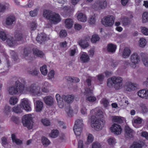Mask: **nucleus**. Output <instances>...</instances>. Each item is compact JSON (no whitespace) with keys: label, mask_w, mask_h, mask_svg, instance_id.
I'll return each instance as SVG.
<instances>
[{"label":"nucleus","mask_w":148,"mask_h":148,"mask_svg":"<svg viewBox=\"0 0 148 148\" xmlns=\"http://www.w3.org/2000/svg\"><path fill=\"white\" fill-rule=\"evenodd\" d=\"M26 83L24 79L20 78L15 82L14 85L8 87L7 92L10 95H20L23 93Z\"/></svg>","instance_id":"f257e3e1"},{"label":"nucleus","mask_w":148,"mask_h":148,"mask_svg":"<svg viewBox=\"0 0 148 148\" xmlns=\"http://www.w3.org/2000/svg\"><path fill=\"white\" fill-rule=\"evenodd\" d=\"M42 85L41 90L40 87L33 84L26 87V90L33 95L39 96L42 95V92L45 93L48 92V88L51 86V85L47 82L42 83Z\"/></svg>","instance_id":"f03ea898"},{"label":"nucleus","mask_w":148,"mask_h":148,"mask_svg":"<svg viewBox=\"0 0 148 148\" xmlns=\"http://www.w3.org/2000/svg\"><path fill=\"white\" fill-rule=\"evenodd\" d=\"M43 16L54 24L58 23L61 20V17L59 14L49 10H44Z\"/></svg>","instance_id":"7ed1b4c3"},{"label":"nucleus","mask_w":148,"mask_h":148,"mask_svg":"<svg viewBox=\"0 0 148 148\" xmlns=\"http://www.w3.org/2000/svg\"><path fill=\"white\" fill-rule=\"evenodd\" d=\"M107 84L108 86L110 87L113 84L114 88L116 90L121 89L123 86V79L119 77L113 76L108 79Z\"/></svg>","instance_id":"20e7f679"},{"label":"nucleus","mask_w":148,"mask_h":148,"mask_svg":"<svg viewBox=\"0 0 148 148\" xmlns=\"http://www.w3.org/2000/svg\"><path fill=\"white\" fill-rule=\"evenodd\" d=\"M105 124V121L103 119H97L94 115L91 117V125L96 130L99 131L102 129Z\"/></svg>","instance_id":"39448f33"},{"label":"nucleus","mask_w":148,"mask_h":148,"mask_svg":"<svg viewBox=\"0 0 148 148\" xmlns=\"http://www.w3.org/2000/svg\"><path fill=\"white\" fill-rule=\"evenodd\" d=\"M31 114H27L24 116L22 118V123L23 125L27 127L29 129L33 127V121Z\"/></svg>","instance_id":"423d86ee"},{"label":"nucleus","mask_w":148,"mask_h":148,"mask_svg":"<svg viewBox=\"0 0 148 148\" xmlns=\"http://www.w3.org/2000/svg\"><path fill=\"white\" fill-rule=\"evenodd\" d=\"M114 18L112 16L108 15L104 16L101 20L102 24L106 27H111L114 24Z\"/></svg>","instance_id":"0eeeda50"},{"label":"nucleus","mask_w":148,"mask_h":148,"mask_svg":"<svg viewBox=\"0 0 148 148\" xmlns=\"http://www.w3.org/2000/svg\"><path fill=\"white\" fill-rule=\"evenodd\" d=\"M107 5V2L106 0H98L93 5L92 7L96 10L104 9L106 8Z\"/></svg>","instance_id":"6e6552de"},{"label":"nucleus","mask_w":148,"mask_h":148,"mask_svg":"<svg viewBox=\"0 0 148 148\" xmlns=\"http://www.w3.org/2000/svg\"><path fill=\"white\" fill-rule=\"evenodd\" d=\"M131 62L130 66L132 68L134 69L136 67V65L140 61V58L138 54L136 53H134L131 56L130 58Z\"/></svg>","instance_id":"1a4fd4ad"},{"label":"nucleus","mask_w":148,"mask_h":148,"mask_svg":"<svg viewBox=\"0 0 148 148\" xmlns=\"http://www.w3.org/2000/svg\"><path fill=\"white\" fill-rule=\"evenodd\" d=\"M21 108L27 112H30L32 110L31 102L27 98H24L21 99Z\"/></svg>","instance_id":"9d476101"},{"label":"nucleus","mask_w":148,"mask_h":148,"mask_svg":"<svg viewBox=\"0 0 148 148\" xmlns=\"http://www.w3.org/2000/svg\"><path fill=\"white\" fill-rule=\"evenodd\" d=\"M93 88V87L91 89L87 88L85 90V92L86 100L90 102H94L96 99V97L92 95Z\"/></svg>","instance_id":"9b49d317"},{"label":"nucleus","mask_w":148,"mask_h":148,"mask_svg":"<svg viewBox=\"0 0 148 148\" xmlns=\"http://www.w3.org/2000/svg\"><path fill=\"white\" fill-rule=\"evenodd\" d=\"M111 132L116 135L120 134L122 132V129L119 124L114 123L110 127Z\"/></svg>","instance_id":"f8f14e48"},{"label":"nucleus","mask_w":148,"mask_h":148,"mask_svg":"<svg viewBox=\"0 0 148 148\" xmlns=\"http://www.w3.org/2000/svg\"><path fill=\"white\" fill-rule=\"evenodd\" d=\"M137 86V84L136 83L127 82L125 84L126 89L129 92L134 91L136 89Z\"/></svg>","instance_id":"ddd939ff"},{"label":"nucleus","mask_w":148,"mask_h":148,"mask_svg":"<svg viewBox=\"0 0 148 148\" xmlns=\"http://www.w3.org/2000/svg\"><path fill=\"white\" fill-rule=\"evenodd\" d=\"M33 100L36 107V112H40L42 110L43 107V103L39 100L36 101L35 98H33Z\"/></svg>","instance_id":"4468645a"},{"label":"nucleus","mask_w":148,"mask_h":148,"mask_svg":"<svg viewBox=\"0 0 148 148\" xmlns=\"http://www.w3.org/2000/svg\"><path fill=\"white\" fill-rule=\"evenodd\" d=\"M6 40L7 44L9 47H12L17 45L16 40L12 36L9 35Z\"/></svg>","instance_id":"2eb2a0df"},{"label":"nucleus","mask_w":148,"mask_h":148,"mask_svg":"<svg viewBox=\"0 0 148 148\" xmlns=\"http://www.w3.org/2000/svg\"><path fill=\"white\" fill-rule=\"evenodd\" d=\"M74 96L73 95H63L62 96V99L67 103H71L73 102Z\"/></svg>","instance_id":"dca6fc26"},{"label":"nucleus","mask_w":148,"mask_h":148,"mask_svg":"<svg viewBox=\"0 0 148 148\" xmlns=\"http://www.w3.org/2000/svg\"><path fill=\"white\" fill-rule=\"evenodd\" d=\"M80 59L81 61L83 63H87L90 60L89 55L85 52H82L81 53Z\"/></svg>","instance_id":"f3484780"},{"label":"nucleus","mask_w":148,"mask_h":148,"mask_svg":"<svg viewBox=\"0 0 148 148\" xmlns=\"http://www.w3.org/2000/svg\"><path fill=\"white\" fill-rule=\"evenodd\" d=\"M125 136L126 138H132L133 137L134 132L129 126H126L125 127Z\"/></svg>","instance_id":"a211bd4d"},{"label":"nucleus","mask_w":148,"mask_h":148,"mask_svg":"<svg viewBox=\"0 0 148 148\" xmlns=\"http://www.w3.org/2000/svg\"><path fill=\"white\" fill-rule=\"evenodd\" d=\"M78 20L81 22H85L87 20V17L86 15L82 12H77L76 14Z\"/></svg>","instance_id":"6ab92c4d"},{"label":"nucleus","mask_w":148,"mask_h":148,"mask_svg":"<svg viewBox=\"0 0 148 148\" xmlns=\"http://www.w3.org/2000/svg\"><path fill=\"white\" fill-rule=\"evenodd\" d=\"M116 49V45L112 43H109L107 46L106 50L108 52L113 53L115 52Z\"/></svg>","instance_id":"aec40b11"},{"label":"nucleus","mask_w":148,"mask_h":148,"mask_svg":"<svg viewBox=\"0 0 148 148\" xmlns=\"http://www.w3.org/2000/svg\"><path fill=\"white\" fill-rule=\"evenodd\" d=\"M8 36V33L6 31L3 29L0 30V40L4 41Z\"/></svg>","instance_id":"412c9836"},{"label":"nucleus","mask_w":148,"mask_h":148,"mask_svg":"<svg viewBox=\"0 0 148 148\" xmlns=\"http://www.w3.org/2000/svg\"><path fill=\"white\" fill-rule=\"evenodd\" d=\"M47 39L46 37V34L41 33L38 35L36 38V40L39 43H41L42 42L46 40Z\"/></svg>","instance_id":"4be33fe9"},{"label":"nucleus","mask_w":148,"mask_h":148,"mask_svg":"<svg viewBox=\"0 0 148 148\" xmlns=\"http://www.w3.org/2000/svg\"><path fill=\"white\" fill-rule=\"evenodd\" d=\"M44 101L47 105L51 106L53 103V99L51 96H46L43 98Z\"/></svg>","instance_id":"5701e85b"},{"label":"nucleus","mask_w":148,"mask_h":148,"mask_svg":"<svg viewBox=\"0 0 148 148\" xmlns=\"http://www.w3.org/2000/svg\"><path fill=\"white\" fill-rule=\"evenodd\" d=\"M15 18L14 16H10L7 17L5 20V24L8 25H10L14 22Z\"/></svg>","instance_id":"b1692460"},{"label":"nucleus","mask_w":148,"mask_h":148,"mask_svg":"<svg viewBox=\"0 0 148 148\" xmlns=\"http://www.w3.org/2000/svg\"><path fill=\"white\" fill-rule=\"evenodd\" d=\"M73 20L70 18L66 19L64 21L65 27L68 29L71 28L73 26Z\"/></svg>","instance_id":"393cba45"},{"label":"nucleus","mask_w":148,"mask_h":148,"mask_svg":"<svg viewBox=\"0 0 148 148\" xmlns=\"http://www.w3.org/2000/svg\"><path fill=\"white\" fill-rule=\"evenodd\" d=\"M9 4L7 3H0V13H3L9 8Z\"/></svg>","instance_id":"a878e982"},{"label":"nucleus","mask_w":148,"mask_h":148,"mask_svg":"<svg viewBox=\"0 0 148 148\" xmlns=\"http://www.w3.org/2000/svg\"><path fill=\"white\" fill-rule=\"evenodd\" d=\"M143 119L142 118L136 116L133 119L132 123L134 126L136 125H139L142 123Z\"/></svg>","instance_id":"bb28decb"},{"label":"nucleus","mask_w":148,"mask_h":148,"mask_svg":"<svg viewBox=\"0 0 148 148\" xmlns=\"http://www.w3.org/2000/svg\"><path fill=\"white\" fill-rule=\"evenodd\" d=\"M90 113L91 114H92L95 113V115L97 116H100L101 117H103V112L101 110H98L97 108L92 110H91Z\"/></svg>","instance_id":"cd10ccee"},{"label":"nucleus","mask_w":148,"mask_h":148,"mask_svg":"<svg viewBox=\"0 0 148 148\" xmlns=\"http://www.w3.org/2000/svg\"><path fill=\"white\" fill-rule=\"evenodd\" d=\"M14 36L16 41L21 40L23 39V35L22 32L20 31H16Z\"/></svg>","instance_id":"c85d7f7f"},{"label":"nucleus","mask_w":148,"mask_h":148,"mask_svg":"<svg viewBox=\"0 0 148 148\" xmlns=\"http://www.w3.org/2000/svg\"><path fill=\"white\" fill-rule=\"evenodd\" d=\"M78 43L81 47L84 49L87 48L89 46L88 43L85 40H80L78 42Z\"/></svg>","instance_id":"c756f323"},{"label":"nucleus","mask_w":148,"mask_h":148,"mask_svg":"<svg viewBox=\"0 0 148 148\" xmlns=\"http://www.w3.org/2000/svg\"><path fill=\"white\" fill-rule=\"evenodd\" d=\"M56 97L59 107L61 108H62L64 106V103L63 101L61 100L62 98L58 94H56Z\"/></svg>","instance_id":"7c9ffc66"},{"label":"nucleus","mask_w":148,"mask_h":148,"mask_svg":"<svg viewBox=\"0 0 148 148\" xmlns=\"http://www.w3.org/2000/svg\"><path fill=\"white\" fill-rule=\"evenodd\" d=\"M131 53V51L130 49L127 47L125 48L122 53V57L124 58L128 57Z\"/></svg>","instance_id":"2f4dec72"},{"label":"nucleus","mask_w":148,"mask_h":148,"mask_svg":"<svg viewBox=\"0 0 148 148\" xmlns=\"http://www.w3.org/2000/svg\"><path fill=\"white\" fill-rule=\"evenodd\" d=\"M18 100V98L16 96L11 97L9 100V103L11 105H14L16 104Z\"/></svg>","instance_id":"473e14b6"},{"label":"nucleus","mask_w":148,"mask_h":148,"mask_svg":"<svg viewBox=\"0 0 148 148\" xmlns=\"http://www.w3.org/2000/svg\"><path fill=\"white\" fill-rule=\"evenodd\" d=\"M33 54L35 56L40 58L43 57L44 56L43 53L37 49H33Z\"/></svg>","instance_id":"72a5a7b5"},{"label":"nucleus","mask_w":148,"mask_h":148,"mask_svg":"<svg viewBox=\"0 0 148 148\" xmlns=\"http://www.w3.org/2000/svg\"><path fill=\"white\" fill-rule=\"evenodd\" d=\"M42 143L44 147H47L51 143L50 140L47 138L43 137L41 139Z\"/></svg>","instance_id":"f704fd0d"},{"label":"nucleus","mask_w":148,"mask_h":148,"mask_svg":"<svg viewBox=\"0 0 148 148\" xmlns=\"http://www.w3.org/2000/svg\"><path fill=\"white\" fill-rule=\"evenodd\" d=\"M94 137L91 134L88 133L87 134V139L85 143L86 144H89L91 143L93 140Z\"/></svg>","instance_id":"c9c22d12"},{"label":"nucleus","mask_w":148,"mask_h":148,"mask_svg":"<svg viewBox=\"0 0 148 148\" xmlns=\"http://www.w3.org/2000/svg\"><path fill=\"white\" fill-rule=\"evenodd\" d=\"M84 125L83 121L82 119H78L75 122L74 126H76L77 127H80L82 129Z\"/></svg>","instance_id":"e433bc0d"},{"label":"nucleus","mask_w":148,"mask_h":148,"mask_svg":"<svg viewBox=\"0 0 148 148\" xmlns=\"http://www.w3.org/2000/svg\"><path fill=\"white\" fill-rule=\"evenodd\" d=\"M82 129L80 127H77L76 126H74L73 131L74 133L76 136H80L82 131Z\"/></svg>","instance_id":"4c0bfd02"},{"label":"nucleus","mask_w":148,"mask_h":148,"mask_svg":"<svg viewBox=\"0 0 148 148\" xmlns=\"http://www.w3.org/2000/svg\"><path fill=\"white\" fill-rule=\"evenodd\" d=\"M59 134L58 131L57 130H53L49 134V136L52 138H56L57 137Z\"/></svg>","instance_id":"58836bf2"},{"label":"nucleus","mask_w":148,"mask_h":148,"mask_svg":"<svg viewBox=\"0 0 148 148\" xmlns=\"http://www.w3.org/2000/svg\"><path fill=\"white\" fill-rule=\"evenodd\" d=\"M28 73L29 74L32 76H36L39 73L38 69L34 68L33 70H28Z\"/></svg>","instance_id":"ea45409f"},{"label":"nucleus","mask_w":148,"mask_h":148,"mask_svg":"<svg viewBox=\"0 0 148 148\" xmlns=\"http://www.w3.org/2000/svg\"><path fill=\"white\" fill-rule=\"evenodd\" d=\"M142 22L143 23L148 22V12H144L142 15Z\"/></svg>","instance_id":"a19ab883"},{"label":"nucleus","mask_w":148,"mask_h":148,"mask_svg":"<svg viewBox=\"0 0 148 148\" xmlns=\"http://www.w3.org/2000/svg\"><path fill=\"white\" fill-rule=\"evenodd\" d=\"M11 138L13 142H15L17 145H19L22 143V141L21 140L16 138V136L14 134H12Z\"/></svg>","instance_id":"79ce46f5"},{"label":"nucleus","mask_w":148,"mask_h":148,"mask_svg":"<svg viewBox=\"0 0 148 148\" xmlns=\"http://www.w3.org/2000/svg\"><path fill=\"white\" fill-rule=\"evenodd\" d=\"M141 112L143 114H146L148 112V109L146 105L142 104L140 105Z\"/></svg>","instance_id":"37998d69"},{"label":"nucleus","mask_w":148,"mask_h":148,"mask_svg":"<svg viewBox=\"0 0 148 148\" xmlns=\"http://www.w3.org/2000/svg\"><path fill=\"white\" fill-rule=\"evenodd\" d=\"M66 79L68 81L73 82H78L79 81V79L76 77H67Z\"/></svg>","instance_id":"c03bdc74"},{"label":"nucleus","mask_w":148,"mask_h":148,"mask_svg":"<svg viewBox=\"0 0 148 148\" xmlns=\"http://www.w3.org/2000/svg\"><path fill=\"white\" fill-rule=\"evenodd\" d=\"M65 111L69 116H71L74 114L73 111L71 108L69 106L66 108Z\"/></svg>","instance_id":"a18cd8bd"},{"label":"nucleus","mask_w":148,"mask_h":148,"mask_svg":"<svg viewBox=\"0 0 148 148\" xmlns=\"http://www.w3.org/2000/svg\"><path fill=\"white\" fill-rule=\"evenodd\" d=\"M99 39L100 38L98 35L94 34L92 36V38L91 39V41L92 43H95L99 41Z\"/></svg>","instance_id":"49530a36"},{"label":"nucleus","mask_w":148,"mask_h":148,"mask_svg":"<svg viewBox=\"0 0 148 148\" xmlns=\"http://www.w3.org/2000/svg\"><path fill=\"white\" fill-rule=\"evenodd\" d=\"M40 70L41 73L44 75H46L47 73V69L46 66L44 65L40 68Z\"/></svg>","instance_id":"de8ad7c7"},{"label":"nucleus","mask_w":148,"mask_h":148,"mask_svg":"<svg viewBox=\"0 0 148 148\" xmlns=\"http://www.w3.org/2000/svg\"><path fill=\"white\" fill-rule=\"evenodd\" d=\"M41 122L43 124L46 126H49L50 125V122L49 120L47 119L44 118L41 120Z\"/></svg>","instance_id":"09e8293b"},{"label":"nucleus","mask_w":148,"mask_h":148,"mask_svg":"<svg viewBox=\"0 0 148 148\" xmlns=\"http://www.w3.org/2000/svg\"><path fill=\"white\" fill-rule=\"evenodd\" d=\"M139 42L140 47H143L145 46L146 44V41L145 39L141 38L140 39Z\"/></svg>","instance_id":"8fccbe9b"},{"label":"nucleus","mask_w":148,"mask_h":148,"mask_svg":"<svg viewBox=\"0 0 148 148\" xmlns=\"http://www.w3.org/2000/svg\"><path fill=\"white\" fill-rule=\"evenodd\" d=\"M107 141L110 145H113L116 142L115 139L113 137H110L108 139Z\"/></svg>","instance_id":"3c124183"},{"label":"nucleus","mask_w":148,"mask_h":148,"mask_svg":"<svg viewBox=\"0 0 148 148\" xmlns=\"http://www.w3.org/2000/svg\"><path fill=\"white\" fill-rule=\"evenodd\" d=\"M10 53L12 58L14 61H16L18 59L17 54L13 51H10Z\"/></svg>","instance_id":"603ef678"},{"label":"nucleus","mask_w":148,"mask_h":148,"mask_svg":"<svg viewBox=\"0 0 148 148\" xmlns=\"http://www.w3.org/2000/svg\"><path fill=\"white\" fill-rule=\"evenodd\" d=\"M140 29L143 34L145 35H148V28L145 27H141Z\"/></svg>","instance_id":"864d4df0"},{"label":"nucleus","mask_w":148,"mask_h":148,"mask_svg":"<svg viewBox=\"0 0 148 148\" xmlns=\"http://www.w3.org/2000/svg\"><path fill=\"white\" fill-rule=\"evenodd\" d=\"M112 121L114 122L121 123L122 122L121 119L118 116H112Z\"/></svg>","instance_id":"5fc2aeb1"},{"label":"nucleus","mask_w":148,"mask_h":148,"mask_svg":"<svg viewBox=\"0 0 148 148\" xmlns=\"http://www.w3.org/2000/svg\"><path fill=\"white\" fill-rule=\"evenodd\" d=\"M101 103L103 104L105 107H106L109 105L108 100L105 99L103 98L101 101Z\"/></svg>","instance_id":"6e6d98bb"},{"label":"nucleus","mask_w":148,"mask_h":148,"mask_svg":"<svg viewBox=\"0 0 148 148\" xmlns=\"http://www.w3.org/2000/svg\"><path fill=\"white\" fill-rule=\"evenodd\" d=\"M88 22L91 24H94L96 22V16L94 15L91 16L88 21Z\"/></svg>","instance_id":"4d7b16f0"},{"label":"nucleus","mask_w":148,"mask_h":148,"mask_svg":"<svg viewBox=\"0 0 148 148\" xmlns=\"http://www.w3.org/2000/svg\"><path fill=\"white\" fill-rule=\"evenodd\" d=\"M21 107L15 106L13 108V111L16 113H21L22 112Z\"/></svg>","instance_id":"13d9d810"},{"label":"nucleus","mask_w":148,"mask_h":148,"mask_svg":"<svg viewBox=\"0 0 148 148\" xmlns=\"http://www.w3.org/2000/svg\"><path fill=\"white\" fill-rule=\"evenodd\" d=\"M37 26V24L34 22H33L31 23L29 25L30 29L31 30H34L36 29Z\"/></svg>","instance_id":"bf43d9fd"},{"label":"nucleus","mask_w":148,"mask_h":148,"mask_svg":"<svg viewBox=\"0 0 148 148\" xmlns=\"http://www.w3.org/2000/svg\"><path fill=\"white\" fill-rule=\"evenodd\" d=\"M55 72L53 70H51L48 74V78L49 79H51L54 77Z\"/></svg>","instance_id":"052dcab7"},{"label":"nucleus","mask_w":148,"mask_h":148,"mask_svg":"<svg viewBox=\"0 0 148 148\" xmlns=\"http://www.w3.org/2000/svg\"><path fill=\"white\" fill-rule=\"evenodd\" d=\"M142 147L141 144L135 142L130 146V148H141Z\"/></svg>","instance_id":"680f3d73"},{"label":"nucleus","mask_w":148,"mask_h":148,"mask_svg":"<svg viewBox=\"0 0 148 148\" xmlns=\"http://www.w3.org/2000/svg\"><path fill=\"white\" fill-rule=\"evenodd\" d=\"M67 35V33L66 31L65 30H61L59 34V36L60 37L63 38L66 36Z\"/></svg>","instance_id":"e2e57ef3"},{"label":"nucleus","mask_w":148,"mask_h":148,"mask_svg":"<svg viewBox=\"0 0 148 148\" xmlns=\"http://www.w3.org/2000/svg\"><path fill=\"white\" fill-rule=\"evenodd\" d=\"M30 53V51L27 48H25L24 49L23 53L22 54L23 57L25 58Z\"/></svg>","instance_id":"0e129e2a"},{"label":"nucleus","mask_w":148,"mask_h":148,"mask_svg":"<svg viewBox=\"0 0 148 148\" xmlns=\"http://www.w3.org/2000/svg\"><path fill=\"white\" fill-rule=\"evenodd\" d=\"M2 145L5 147H6L8 145L7 142V139L5 137H3L1 138Z\"/></svg>","instance_id":"69168bd1"},{"label":"nucleus","mask_w":148,"mask_h":148,"mask_svg":"<svg viewBox=\"0 0 148 148\" xmlns=\"http://www.w3.org/2000/svg\"><path fill=\"white\" fill-rule=\"evenodd\" d=\"M38 9H35L33 11H31L29 12L30 15L32 17H34L36 16L37 14Z\"/></svg>","instance_id":"338daca9"},{"label":"nucleus","mask_w":148,"mask_h":148,"mask_svg":"<svg viewBox=\"0 0 148 148\" xmlns=\"http://www.w3.org/2000/svg\"><path fill=\"white\" fill-rule=\"evenodd\" d=\"M101 145L97 142H95L92 144V148H101Z\"/></svg>","instance_id":"774afa93"}]
</instances>
